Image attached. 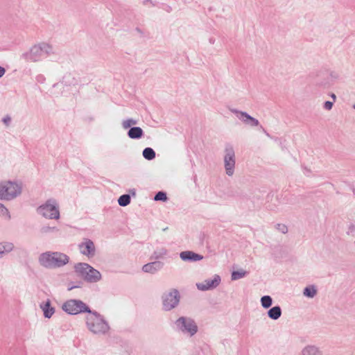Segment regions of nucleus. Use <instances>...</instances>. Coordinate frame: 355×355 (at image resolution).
Masks as SVG:
<instances>
[{"label":"nucleus","instance_id":"nucleus-1","mask_svg":"<svg viewBox=\"0 0 355 355\" xmlns=\"http://www.w3.org/2000/svg\"><path fill=\"white\" fill-rule=\"evenodd\" d=\"M69 259L67 255L58 252H46L39 257L40 263L46 268L61 267L67 264Z\"/></svg>","mask_w":355,"mask_h":355},{"label":"nucleus","instance_id":"nucleus-2","mask_svg":"<svg viewBox=\"0 0 355 355\" xmlns=\"http://www.w3.org/2000/svg\"><path fill=\"white\" fill-rule=\"evenodd\" d=\"M21 192V187L10 181H3L0 183V199L10 200L16 197Z\"/></svg>","mask_w":355,"mask_h":355},{"label":"nucleus","instance_id":"nucleus-3","mask_svg":"<svg viewBox=\"0 0 355 355\" xmlns=\"http://www.w3.org/2000/svg\"><path fill=\"white\" fill-rule=\"evenodd\" d=\"M108 329L106 322L96 313L90 310V330L95 334H104Z\"/></svg>","mask_w":355,"mask_h":355},{"label":"nucleus","instance_id":"nucleus-4","mask_svg":"<svg viewBox=\"0 0 355 355\" xmlns=\"http://www.w3.org/2000/svg\"><path fill=\"white\" fill-rule=\"evenodd\" d=\"M224 162L227 175L232 176L234 174L235 166V153L232 147L225 148Z\"/></svg>","mask_w":355,"mask_h":355},{"label":"nucleus","instance_id":"nucleus-5","mask_svg":"<svg viewBox=\"0 0 355 355\" xmlns=\"http://www.w3.org/2000/svg\"><path fill=\"white\" fill-rule=\"evenodd\" d=\"M38 211L44 217L49 218H58L60 216L59 211L54 202L48 201L45 205L38 208Z\"/></svg>","mask_w":355,"mask_h":355},{"label":"nucleus","instance_id":"nucleus-6","mask_svg":"<svg viewBox=\"0 0 355 355\" xmlns=\"http://www.w3.org/2000/svg\"><path fill=\"white\" fill-rule=\"evenodd\" d=\"M63 310L69 314H78L87 311V306L80 301L69 300L62 305Z\"/></svg>","mask_w":355,"mask_h":355},{"label":"nucleus","instance_id":"nucleus-7","mask_svg":"<svg viewBox=\"0 0 355 355\" xmlns=\"http://www.w3.org/2000/svg\"><path fill=\"white\" fill-rule=\"evenodd\" d=\"M176 324L182 331L187 332L191 336L194 335L198 331L197 325L190 318L181 317L176 321Z\"/></svg>","mask_w":355,"mask_h":355},{"label":"nucleus","instance_id":"nucleus-8","mask_svg":"<svg viewBox=\"0 0 355 355\" xmlns=\"http://www.w3.org/2000/svg\"><path fill=\"white\" fill-rule=\"evenodd\" d=\"M180 300L179 293L177 290H173L163 299V306L165 310H171L178 305Z\"/></svg>","mask_w":355,"mask_h":355},{"label":"nucleus","instance_id":"nucleus-9","mask_svg":"<svg viewBox=\"0 0 355 355\" xmlns=\"http://www.w3.org/2000/svg\"><path fill=\"white\" fill-rule=\"evenodd\" d=\"M220 282L218 275H215L213 279H207L204 282L198 284L197 287L201 291H206L216 287Z\"/></svg>","mask_w":355,"mask_h":355},{"label":"nucleus","instance_id":"nucleus-10","mask_svg":"<svg viewBox=\"0 0 355 355\" xmlns=\"http://www.w3.org/2000/svg\"><path fill=\"white\" fill-rule=\"evenodd\" d=\"M180 257L182 260L187 261H199L202 259L203 257L191 251H184L180 253Z\"/></svg>","mask_w":355,"mask_h":355},{"label":"nucleus","instance_id":"nucleus-11","mask_svg":"<svg viewBox=\"0 0 355 355\" xmlns=\"http://www.w3.org/2000/svg\"><path fill=\"white\" fill-rule=\"evenodd\" d=\"M163 264L160 261H155L144 265L142 270L145 272L154 273L155 271L162 268Z\"/></svg>","mask_w":355,"mask_h":355},{"label":"nucleus","instance_id":"nucleus-12","mask_svg":"<svg viewBox=\"0 0 355 355\" xmlns=\"http://www.w3.org/2000/svg\"><path fill=\"white\" fill-rule=\"evenodd\" d=\"M40 306L46 318H50L54 313V309L51 306L49 300L46 301L44 304H42Z\"/></svg>","mask_w":355,"mask_h":355},{"label":"nucleus","instance_id":"nucleus-13","mask_svg":"<svg viewBox=\"0 0 355 355\" xmlns=\"http://www.w3.org/2000/svg\"><path fill=\"white\" fill-rule=\"evenodd\" d=\"M128 135L131 139H139L143 135V130L139 127H133L129 130Z\"/></svg>","mask_w":355,"mask_h":355},{"label":"nucleus","instance_id":"nucleus-14","mask_svg":"<svg viewBox=\"0 0 355 355\" xmlns=\"http://www.w3.org/2000/svg\"><path fill=\"white\" fill-rule=\"evenodd\" d=\"M281 314L282 311L279 306H274L268 312V316L273 320L278 319L281 316Z\"/></svg>","mask_w":355,"mask_h":355},{"label":"nucleus","instance_id":"nucleus-15","mask_svg":"<svg viewBox=\"0 0 355 355\" xmlns=\"http://www.w3.org/2000/svg\"><path fill=\"white\" fill-rule=\"evenodd\" d=\"M303 355H321L320 352L315 346H308L302 351Z\"/></svg>","mask_w":355,"mask_h":355},{"label":"nucleus","instance_id":"nucleus-16","mask_svg":"<svg viewBox=\"0 0 355 355\" xmlns=\"http://www.w3.org/2000/svg\"><path fill=\"white\" fill-rule=\"evenodd\" d=\"M101 278L100 272L90 266V282H96Z\"/></svg>","mask_w":355,"mask_h":355},{"label":"nucleus","instance_id":"nucleus-17","mask_svg":"<svg viewBox=\"0 0 355 355\" xmlns=\"http://www.w3.org/2000/svg\"><path fill=\"white\" fill-rule=\"evenodd\" d=\"M13 248V245L10 243H0V257L3 254L10 252Z\"/></svg>","mask_w":355,"mask_h":355},{"label":"nucleus","instance_id":"nucleus-18","mask_svg":"<svg viewBox=\"0 0 355 355\" xmlns=\"http://www.w3.org/2000/svg\"><path fill=\"white\" fill-rule=\"evenodd\" d=\"M241 115L244 116L246 119L243 120L245 123H247L248 121H250L251 122V125L252 126H257L259 125V121L257 119L252 117L246 112H241Z\"/></svg>","mask_w":355,"mask_h":355},{"label":"nucleus","instance_id":"nucleus-19","mask_svg":"<svg viewBox=\"0 0 355 355\" xmlns=\"http://www.w3.org/2000/svg\"><path fill=\"white\" fill-rule=\"evenodd\" d=\"M143 156L148 160H151L155 157V153L151 148H146L143 151Z\"/></svg>","mask_w":355,"mask_h":355},{"label":"nucleus","instance_id":"nucleus-20","mask_svg":"<svg viewBox=\"0 0 355 355\" xmlns=\"http://www.w3.org/2000/svg\"><path fill=\"white\" fill-rule=\"evenodd\" d=\"M316 289L314 286L306 287L304 290V295L309 297H313L316 294Z\"/></svg>","mask_w":355,"mask_h":355},{"label":"nucleus","instance_id":"nucleus-21","mask_svg":"<svg viewBox=\"0 0 355 355\" xmlns=\"http://www.w3.org/2000/svg\"><path fill=\"white\" fill-rule=\"evenodd\" d=\"M130 202V197L128 194L122 195L119 197L118 202L119 205L125 207L128 205Z\"/></svg>","mask_w":355,"mask_h":355},{"label":"nucleus","instance_id":"nucleus-22","mask_svg":"<svg viewBox=\"0 0 355 355\" xmlns=\"http://www.w3.org/2000/svg\"><path fill=\"white\" fill-rule=\"evenodd\" d=\"M272 298L268 295H265L261 297V302L263 307L267 309L272 305Z\"/></svg>","mask_w":355,"mask_h":355},{"label":"nucleus","instance_id":"nucleus-23","mask_svg":"<svg viewBox=\"0 0 355 355\" xmlns=\"http://www.w3.org/2000/svg\"><path fill=\"white\" fill-rule=\"evenodd\" d=\"M245 273H246L245 271H244L243 270H240L238 271H233L232 273V277H231L232 279L236 280V279H241L245 276Z\"/></svg>","mask_w":355,"mask_h":355},{"label":"nucleus","instance_id":"nucleus-24","mask_svg":"<svg viewBox=\"0 0 355 355\" xmlns=\"http://www.w3.org/2000/svg\"><path fill=\"white\" fill-rule=\"evenodd\" d=\"M88 268V265L87 263H78L76 266V270L78 272H80V274H84V272L86 271V270Z\"/></svg>","mask_w":355,"mask_h":355},{"label":"nucleus","instance_id":"nucleus-25","mask_svg":"<svg viewBox=\"0 0 355 355\" xmlns=\"http://www.w3.org/2000/svg\"><path fill=\"white\" fill-rule=\"evenodd\" d=\"M136 123L137 121L135 120L129 119L123 121V128L127 129Z\"/></svg>","mask_w":355,"mask_h":355},{"label":"nucleus","instance_id":"nucleus-26","mask_svg":"<svg viewBox=\"0 0 355 355\" xmlns=\"http://www.w3.org/2000/svg\"><path fill=\"white\" fill-rule=\"evenodd\" d=\"M167 199L166 194L164 192L159 191L155 196V200L166 201Z\"/></svg>","mask_w":355,"mask_h":355},{"label":"nucleus","instance_id":"nucleus-27","mask_svg":"<svg viewBox=\"0 0 355 355\" xmlns=\"http://www.w3.org/2000/svg\"><path fill=\"white\" fill-rule=\"evenodd\" d=\"M80 252L83 254H89V243L85 242L80 245Z\"/></svg>","mask_w":355,"mask_h":355},{"label":"nucleus","instance_id":"nucleus-28","mask_svg":"<svg viewBox=\"0 0 355 355\" xmlns=\"http://www.w3.org/2000/svg\"><path fill=\"white\" fill-rule=\"evenodd\" d=\"M277 230H278L279 232H281L283 234H286L288 232V227L284 224H277L276 225Z\"/></svg>","mask_w":355,"mask_h":355},{"label":"nucleus","instance_id":"nucleus-29","mask_svg":"<svg viewBox=\"0 0 355 355\" xmlns=\"http://www.w3.org/2000/svg\"><path fill=\"white\" fill-rule=\"evenodd\" d=\"M0 214L10 218V216H8V209L6 207H4L1 204H0Z\"/></svg>","mask_w":355,"mask_h":355},{"label":"nucleus","instance_id":"nucleus-30","mask_svg":"<svg viewBox=\"0 0 355 355\" xmlns=\"http://www.w3.org/2000/svg\"><path fill=\"white\" fill-rule=\"evenodd\" d=\"M333 103L331 101H326L324 105V107L327 110H330L332 108Z\"/></svg>","mask_w":355,"mask_h":355},{"label":"nucleus","instance_id":"nucleus-31","mask_svg":"<svg viewBox=\"0 0 355 355\" xmlns=\"http://www.w3.org/2000/svg\"><path fill=\"white\" fill-rule=\"evenodd\" d=\"M89 248H90V257H92V256L94 255V251H95L94 245V243L92 241H90Z\"/></svg>","mask_w":355,"mask_h":355},{"label":"nucleus","instance_id":"nucleus-32","mask_svg":"<svg viewBox=\"0 0 355 355\" xmlns=\"http://www.w3.org/2000/svg\"><path fill=\"white\" fill-rule=\"evenodd\" d=\"M5 71V69L2 67H0V78L4 75Z\"/></svg>","mask_w":355,"mask_h":355},{"label":"nucleus","instance_id":"nucleus-33","mask_svg":"<svg viewBox=\"0 0 355 355\" xmlns=\"http://www.w3.org/2000/svg\"><path fill=\"white\" fill-rule=\"evenodd\" d=\"M9 121H10V119H9V118H8V119L5 118V119H3L4 123H6V124L8 123V122Z\"/></svg>","mask_w":355,"mask_h":355},{"label":"nucleus","instance_id":"nucleus-34","mask_svg":"<svg viewBox=\"0 0 355 355\" xmlns=\"http://www.w3.org/2000/svg\"><path fill=\"white\" fill-rule=\"evenodd\" d=\"M331 96L334 99V101L336 100V95L334 94H332Z\"/></svg>","mask_w":355,"mask_h":355},{"label":"nucleus","instance_id":"nucleus-35","mask_svg":"<svg viewBox=\"0 0 355 355\" xmlns=\"http://www.w3.org/2000/svg\"><path fill=\"white\" fill-rule=\"evenodd\" d=\"M350 229H351L352 230H355V226H354V225H351V226H350Z\"/></svg>","mask_w":355,"mask_h":355},{"label":"nucleus","instance_id":"nucleus-36","mask_svg":"<svg viewBox=\"0 0 355 355\" xmlns=\"http://www.w3.org/2000/svg\"><path fill=\"white\" fill-rule=\"evenodd\" d=\"M353 107L355 109V104L353 105Z\"/></svg>","mask_w":355,"mask_h":355}]
</instances>
